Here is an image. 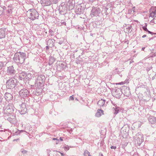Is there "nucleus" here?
I'll return each instance as SVG.
<instances>
[{
    "label": "nucleus",
    "mask_w": 156,
    "mask_h": 156,
    "mask_svg": "<svg viewBox=\"0 0 156 156\" xmlns=\"http://www.w3.org/2000/svg\"><path fill=\"white\" fill-rule=\"evenodd\" d=\"M128 144V143L127 142H123L122 144V148H125V147L127 146Z\"/></svg>",
    "instance_id": "nucleus-33"
},
{
    "label": "nucleus",
    "mask_w": 156,
    "mask_h": 156,
    "mask_svg": "<svg viewBox=\"0 0 156 156\" xmlns=\"http://www.w3.org/2000/svg\"><path fill=\"white\" fill-rule=\"evenodd\" d=\"M147 25L146 23H145V25L144 26H143L142 27V28L145 31H148L149 33L151 34V32L149 31L147 29Z\"/></svg>",
    "instance_id": "nucleus-29"
},
{
    "label": "nucleus",
    "mask_w": 156,
    "mask_h": 156,
    "mask_svg": "<svg viewBox=\"0 0 156 156\" xmlns=\"http://www.w3.org/2000/svg\"><path fill=\"white\" fill-rule=\"evenodd\" d=\"M103 114V111L101 109H98L97 110V112L96 113L95 116L96 117H99L102 114Z\"/></svg>",
    "instance_id": "nucleus-22"
},
{
    "label": "nucleus",
    "mask_w": 156,
    "mask_h": 156,
    "mask_svg": "<svg viewBox=\"0 0 156 156\" xmlns=\"http://www.w3.org/2000/svg\"><path fill=\"white\" fill-rule=\"evenodd\" d=\"M21 152L23 154H25L27 153V151L26 150H25L23 149H22L21 150Z\"/></svg>",
    "instance_id": "nucleus-38"
},
{
    "label": "nucleus",
    "mask_w": 156,
    "mask_h": 156,
    "mask_svg": "<svg viewBox=\"0 0 156 156\" xmlns=\"http://www.w3.org/2000/svg\"><path fill=\"white\" fill-rule=\"evenodd\" d=\"M122 94V91L119 89H116L115 92H113V96L116 98H119Z\"/></svg>",
    "instance_id": "nucleus-15"
},
{
    "label": "nucleus",
    "mask_w": 156,
    "mask_h": 156,
    "mask_svg": "<svg viewBox=\"0 0 156 156\" xmlns=\"http://www.w3.org/2000/svg\"><path fill=\"white\" fill-rule=\"evenodd\" d=\"M52 1L54 3L56 4L58 3V0H52Z\"/></svg>",
    "instance_id": "nucleus-42"
},
{
    "label": "nucleus",
    "mask_w": 156,
    "mask_h": 156,
    "mask_svg": "<svg viewBox=\"0 0 156 156\" xmlns=\"http://www.w3.org/2000/svg\"><path fill=\"white\" fill-rule=\"evenodd\" d=\"M51 40H52L49 39V40H48V41H46L47 43V44L48 45H50V44H49V43H51Z\"/></svg>",
    "instance_id": "nucleus-41"
},
{
    "label": "nucleus",
    "mask_w": 156,
    "mask_h": 156,
    "mask_svg": "<svg viewBox=\"0 0 156 156\" xmlns=\"http://www.w3.org/2000/svg\"><path fill=\"white\" fill-rule=\"evenodd\" d=\"M129 82V79H126L125 81H124V83H128Z\"/></svg>",
    "instance_id": "nucleus-40"
},
{
    "label": "nucleus",
    "mask_w": 156,
    "mask_h": 156,
    "mask_svg": "<svg viewBox=\"0 0 156 156\" xmlns=\"http://www.w3.org/2000/svg\"><path fill=\"white\" fill-rule=\"evenodd\" d=\"M20 133H22V132H27L25 130H20Z\"/></svg>",
    "instance_id": "nucleus-45"
},
{
    "label": "nucleus",
    "mask_w": 156,
    "mask_h": 156,
    "mask_svg": "<svg viewBox=\"0 0 156 156\" xmlns=\"http://www.w3.org/2000/svg\"><path fill=\"white\" fill-rule=\"evenodd\" d=\"M19 94L20 97L25 98L29 95V92L27 89L23 88L19 91Z\"/></svg>",
    "instance_id": "nucleus-8"
},
{
    "label": "nucleus",
    "mask_w": 156,
    "mask_h": 156,
    "mask_svg": "<svg viewBox=\"0 0 156 156\" xmlns=\"http://www.w3.org/2000/svg\"><path fill=\"white\" fill-rule=\"evenodd\" d=\"M134 140L136 144L140 145L144 141L143 135L139 133H137L134 137Z\"/></svg>",
    "instance_id": "nucleus-5"
},
{
    "label": "nucleus",
    "mask_w": 156,
    "mask_h": 156,
    "mask_svg": "<svg viewBox=\"0 0 156 156\" xmlns=\"http://www.w3.org/2000/svg\"><path fill=\"white\" fill-rule=\"evenodd\" d=\"M49 49V47L48 46H46V50H48Z\"/></svg>",
    "instance_id": "nucleus-47"
},
{
    "label": "nucleus",
    "mask_w": 156,
    "mask_h": 156,
    "mask_svg": "<svg viewBox=\"0 0 156 156\" xmlns=\"http://www.w3.org/2000/svg\"><path fill=\"white\" fill-rule=\"evenodd\" d=\"M111 101L112 103L114 106V107L117 106V105H116V104L115 103V102H114L113 101Z\"/></svg>",
    "instance_id": "nucleus-39"
},
{
    "label": "nucleus",
    "mask_w": 156,
    "mask_h": 156,
    "mask_svg": "<svg viewBox=\"0 0 156 156\" xmlns=\"http://www.w3.org/2000/svg\"><path fill=\"white\" fill-rule=\"evenodd\" d=\"M27 13L29 18L32 20H34L38 18L39 14L35 9H29L27 12Z\"/></svg>",
    "instance_id": "nucleus-2"
},
{
    "label": "nucleus",
    "mask_w": 156,
    "mask_h": 156,
    "mask_svg": "<svg viewBox=\"0 0 156 156\" xmlns=\"http://www.w3.org/2000/svg\"><path fill=\"white\" fill-rule=\"evenodd\" d=\"M131 27L129 26H127L126 29H125V32L127 33H129L131 31Z\"/></svg>",
    "instance_id": "nucleus-26"
},
{
    "label": "nucleus",
    "mask_w": 156,
    "mask_h": 156,
    "mask_svg": "<svg viewBox=\"0 0 156 156\" xmlns=\"http://www.w3.org/2000/svg\"><path fill=\"white\" fill-rule=\"evenodd\" d=\"M52 140H57L58 141H59V140L58 139H57V138H52Z\"/></svg>",
    "instance_id": "nucleus-49"
},
{
    "label": "nucleus",
    "mask_w": 156,
    "mask_h": 156,
    "mask_svg": "<svg viewBox=\"0 0 156 156\" xmlns=\"http://www.w3.org/2000/svg\"><path fill=\"white\" fill-rule=\"evenodd\" d=\"M19 59V53H16L14 55L13 60L14 61L17 63H18V61Z\"/></svg>",
    "instance_id": "nucleus-23"
},
{
    "label": "nucleus",
    "mask_w": 156,
    "mask_h": 156,
    "mask_svg": "<svg viewBox=\"0 0 156 156\" xmlns=\"http://www.w3.org/2000/svg\"><path fill=\"white\" fill-rule=\"evenodd\" d=\"M105 100L101 99L98 101L97 104L100 107H103L105 106Z\"/></svg>",
    "instance_id": "nucleus-21"
},
{
    "label": "nucleus",
    "mask_w": 156,
    "mask_h": 156,
    "mask_svg": "<svg viewBox=\"0 0 156 156\" xmlns=\"http://www.w3.org/2000/svg\"><path fill=\"white\" fill-rule=\"evenodd\" d=\"M62 23H63V24H64V25H66V23L65 22H63Z\"/></svg>",
    "instance_id": "nucleus-55"
},
{
    "label": "nucleus",
    "mask_w": 156,
    "mask_h": 156,
    "mask_svg": "<svg viewBox=\"0 0 156 156\" xmlns=\"http://www.w3.org/2000/svg\"><path fill=\"white\" fill-rule=\"evenodd\" d=\"M74 100V98L73 96H70L69 98V100Z\"/></svg>",
    "instance_id": "nucleus-43"
},
{
    "label": "nucleus",
    "mask_w": 156,
    "mask_h": 156,
    "mask_svg": "<svg viewBox=\"0 0 156 156\" xmlns=\"http://www.w3.org/2000/svg\"><path fill=\"white\" fill-rule=\"evenodd\" d=\"M19 59L18 63L22 64L24 62L26 58V55L25 53L19 52Z\"/></svg>",
    "instance_id": "nucleus-10"
},
{
    "label": "nucleus",
    "mask_w": 156,
    "mask_h": 156,
    "mask_svg": "<svg viewBox=\"0 0 156 156\" xmlns=\"http://www.w3.org/2000/svg\"><path fill=\"white\" fill-rule=\"evenodd\" d=\"M99 155L100 156H103L102 154H100Z\"/></svg>",
    "instance_id": "nucleus-56"
},
{
    "label": "nucleus",
    "mask_w": 156,
    "mask_h": 156,
    "mask_svg": "<svg viewBox=\"0 0 156 156\" xmlns=\"http://www.w3.org/2000/svg\"><path fill=\"white\" fill-rule=\"evenodd\" d=\"M150 14L149 17L156 18V7H152L150 9Z\"/></svg>",
    "instance_id": "nucleus-13"
},
{
    "label": "nucleus",
    "mask_w": 156,
    "mask_h": 156,
    "mask_svg": "<svg viewBox=\"0 0 156 156\" xmlns=\"http://www.w3.org/2000/svg\"><path fill=\"white\" fill-rule=\"evenodd\" d=\"M5 98L7 101L10 100L12 98V95L9 93H6L5 94Z\"/></svg>",
    "instance_id": "nucleus-20"
},
{
    "label": "nucleus",
    "mask_w": 156,
    "mask_h": 156,
    "mask_svg": "<svg viewBox=\"0 0 156 156\" xmlns=\"http://www.w3.org/2000/svg\"><path fill=\"white\" fill-rule=\"evenodd\" d=\"M100 13V11L99 9L95 8H93L91 11L90 15L91 16H97Z\"/></svg>",
    "instance_id": "nucleus-12"
},
{
    "label": "nucleus",
    "mask_w": 156,
    "mask_h": 156,
    "mask_svg": "<svg viewBox=\"0 0 156 156\" xmlns=\"http://www.w3.org/2000/svg\"><path fill=\"white\" fill-rule=\"evenodd\" d=\"M133 62V61L131 62V61L130 62V63H131V62Z\"/></svg>",
    "instance_id": "nucleus-60"
},
{
    "label": "nucleus",
    "mask_w": 156,
    "mask_h": 156,
    "mask_svg": "<svg viewBox=\"0 0 156 156\" xmlns=\"http://www.w3.org/2000/svg\"><path fill=\"white\" fill-rule=\"evenodd\" d=\"M14 106L12 104H6L3 108V112L5 115L11 114L14 110Z\"/></svg>",
    "instance_id": "nucleus-3"
},
{
    "label": "nucleus",
    "mask_w": 156,
    "mask_h": 156,
    "mask_svg": "<svg viewBox=\"0 0 156 156\" xmlns=\"http://www.w3.org/2000/svg\"><path fill=\"white\" fill-rule=\"evenodd\" d=\"M151 23L156 24V19L154 18L153 19L150 21Z\"/></svg>",
    "instance_id": "nucleus-34"
},
{
    "label": "nucleus",
    "mask_w": 156,
    "mask_h": 156,
    "mask_svg": "<svg viewBox=\"0 0 156 156\" xmlns=\"http://www.w3.org/2000/svg\"><path fill=\"white\" fill-rule=\"evenodd\" d=\"M16 71L13 66H10L8 67L6 71V74L8 75L13 76L15 74Z\"/></svg>",
    "instance_id": "nucleus-9"
},
{
    "label": "nucleus",
    "mask_w": 156,
    "mask_h": 156,
    "mask_svg": "<svg viewBox=\"0 0 156 156\" xmlns=\"http://www.w3.org/2000/svg\"><path fill=\"white\" fill-rule=\"evenodd\" d=\"M4 116L5 119H7L11 123L14 124L16 122V119L15 115L14 114H9Z\"/></svg>",
    "instance_id": "nucleus-6"
},
{
    "label": "nucleus",
    "mask_w": 156,
    "mask_h": 156,
    "mask_svg": "<svg viewBox=\"0 0 156 156\" xmlns=\"http://www.w3.org/2000/svg\"><path fill=\"white\" fill-rule=\"evenodd\" d=\"M55 60V59L54 57L52 56L50 57L49 58V61L48 62V64L49 65H52Z\"/></svg>",
    "instance_id": "nucleus-25"
},
{
    "label": "nucleus",
    "mask_w": 156,
    "mask_h": 156,
    "mask_svg": "<svg viewBox=\"0 0 156 156\" xmlns=\"http://www.w3.org/2000/svg\"><path fill=\"white\" fill-rule=\"evenodd\" d=\"M2 100V97L0 96V102H1Z\"/></svg>",
    "instance_id": "nucleus-53"
},
{
    "label": "nucleus",
    "mask_w": 156,
    "mask_h": 156,
    "mask_svg": "<svg viewBox=\"0 0 156 156\" xmlns=\"http://www.w3.org/2000/svg\"><path fill=\"white\" fill-rule=\"evenodd\" d=\"M34 85L37 89L41 88L43 86L45 80V77L44 75H40L37 76Z\"/></svg>",
    "instance_id": "nucleus-1"
},
{
    "label": "nucleus",
    "mask_w": 156,
    "mask_h": 156,
    "mask_svg": "<svg viewBox=\"0 0 156 156\" xmlns=\"http://www.w3.org/2000/svg\"><path fill=\"white\" fill-rule=\"evenodd\" d=\"M146 36V35H144L142 36V37L144 38Z\"/></svg>",
    "instance_id": "nucleus-57"
},
{
    "label": "nucleus",
    "mask_w": 156,
    "mask_h": 156,
    "mask_svg": "<svg viewBox=\"0 0 156 156\" xmlns=\"http://www.w3.org/2000/svg\"><path fill=\"white\" fill-rule=\"evenodd\" d=\"M113 109V112L115 115L117 114L119 110V107L118 106L113 107L112 108Z\"/></svg>",
    "instance_id": "nucleus-24"
},
{
    "label": "nucleus",
    "mask_w": 156,
    "mask_h": 156,
    "mask_svg": "<svg viewBox=\"0 0 156 156\" xmlns=\"http://www.w3.org/2000/svg\"><path fill=\"white\" fill-rule=\"evenodd\" d=\"M63 41H60L59 42H58V43L60 44H62V43H63Z\"/></svg>",
    "instance_id": "nucleus-52"
},
{
    "label": "nucleus",
    "mask_w": 156,
    "mask_h": 156,
    "mask_svg": "<svg viewBox=\"0 0 156 156\" xmlns=\"http://www.w3.org/2000/svg\"><path fill=\"white\" fill-rule=\"evenodd\" d=\"M145 47L142 48H141V50L142 51H144V49H145Z\"/></svg>",
    "instance_id": "nucleus-54"
},
{
    "label": "nucleus",
    "mask_w": 156,
    "mask_h": 156,
    "mask_svg": "<svg viewBox=\"0 0 156 156\" xmlns=\"http://www.w3.org/2000/svg\"><path fill=\"white\" fill-rule=\"evenodd\" d=\"M133 52H135V51H134Z\"/></svg>",
    "instance_id": "nucleus-61"
},
{
    "label": "nucleus",
    "mask_w": 156,
    "mask_h": 156,
    "mask_svg": "<svg viewBox=\"0 0 156 156\" xmlns=\"http://www.w3.org/2000/svg\"><path fill=\"white\" fill-rule=\"evenodd\" d=\"M41 2L42 5L44 6H49L51 4L50 0H41Z\"/></svg>",
    "instance_id": "nucleus-16"
},
{
    "label": "nucleus",
    "mask_w": 156,
    "mask_h": 156,
    "mask_svg": "<svg viewBox=\"0 0 156 156\" xmlns=\"http://www.w3.org/2000/svg\"><path fill=\"white\" fill-rule=\"evenodd\" d=\"M154 77H156V74H155V76H154Z\"/></svg>",
    "instance_id": "nucleus-59"
},
{
    "label": "nucleus",
    "mask_w": 156,
    "mask_h": 156,
    "mask_svg": "<svg viewBox=\"0 0 156 156\" xmlns=\"http://www.w3.org/2000/svg\"><path fill=\"white\" fill-rule=\"evenodd\" d=\"M27 111V109L26 107L25 104L23 103L20 105V113L21 114H25Z\"/></svg>",
    "instance_id": "nucleus-14"
},
{
    "label": "nucleus",
    "mask_w": 156,
    "mask_h": 156,
    "mask_svg": "<svg viewBox=\"0 0 156 156\" xmlns=\"http://www.w3.org/2000/svg\"><path fill=\"white\" fill-rule=\"evenodd\" d=\"M60 140L61 141H63V138L62 137H60L59 138Z\"/></svg>",
    "instance_id": "nucleus-51"
},
{
    "label": "nucleus",
    "mask_w": 156,
    "mask_h": 156,
    "mask_svg": "<svg viewBox=\"0 0 156 156\" xmlns=\"http://www.w3.org/2000/svg\"><path fill=\"white\" fill-rule=\"evenodd\" d=\"M69 147L68 145H65L64 146L63 148L64 149L65 151H67L69 149V147Z\"/></svg>",
    "instance_id": "nucleus-28"
},
{
    "label": "nucleus",
    "mask_w": 156,
    "mask_h": 156,
    "mask_svg": "<svg viewBox=\"0 0 156 156\" xmlns=\"http://www.w3.org/2000/svg\"><path fill=\"white\" fill-rule=\"evenodd\" d=\"M118 70V68H116L115 69L114 71H116V72L118 74H119L120 73V72Z\"/></svg>",
    "instance_id": "nucleus-37"
},
{
    "label": "nucleus",
    "mask_w": 156,
    "mask_h": 156,
    "mask_svg": "<svg viewBox=\"0 0 156 156\" xmlns=\"http://www.w3.org/2000/svg\"><path fill=\"white\" fill-rule=\"evenodd\" d=\"M20 130H18L17 131L15 132L13 134V135H18L20 134Z\"/></svg>",
    "instance_id": "nucleus-35"
},
{
    "label": "nucleus",
    "mask_w": 156,
    "mask_h": 156,
    "mask_svg": "<svg viewBox=\"0 0 156 156\" xmlns=\"http://www.w3.org/2000/svg\"><path fill=\"white\" fill-rule=\"evenodd\" d=\"M152 51H152L153 53H154L152 56H156V47L154 48V49H152Z\"/></svg>",
    "instance_id": "nucleus-32"
},
{
    "label": "nucleus",
    "mask_w": 156,
    "mask_h": 156,
    "mask_svg": "<svg viewBox=\"0 0 156 156\" xmlns=\"http://www.w3.org/2000/svg\"><path fill=\"white\" fill-rule=\"evenodd\" d=\"M9 13H10L11 12H12V9H10V10H8V11Z\"/></svg>",
    "instance_id": "nucleus-50"
},
{
    "label": "nucleus",
    "mask_w": 156,
    "mask_h": 156,
    "mask_svg": "<svg viewBox=\"0 0 156 156\" xmlns=\"http://www.w3.org/2000/svg\"><path fill=\"white\" fill-rule=\"evenodd\" d=\"M84 156H92L90 154V152L87 150H85L84 153Z\"/></svg>",
    "instance_id": "nucleus-27"
},
{
    "label": "nucleus",
    "mask_w": 156,
    "mask_h": 156,
    "mask_svg": "<svg viewBox=\"0 0 156 156\" xmlns=\"http://www.w3.org/2000/svg\"><path fill=\"white\" fill-rule=\"evenodd\" d=\"M19 140V139H16V140H16V141H17V140Z\"/></svg>",
    "instance_id": "nucleus-58"
},
{
    "label": "nucleus",
    "mask_w": 156,
    "mask_h": 156,
    "mask_svg": "<svg viewBox=\"0 0 156 156\" xmlns=\"http://www.w3.org/2000/svg\"><path fill=\"white\" fill-rule=\"evenodd\" d=\"M6 29L2 28L0 29V39L4 38L5 36Z\"/></svg>",
    "instance_id": "nucleus-19"
},
{
    "label": "nucleus",
    "mask_w": 156,
    "mask_h": 156,
    "mask_svg": "<svg viewBox=\"0 0 156 156\" xmlns=\"http://www.w3.org/2000/svg\"><path fill=\"white\" fill-rule=\"evenodd\" d=\"M18 78L20 80H26V73L23 72L19 73L18 74Z\"/></svg>",
    "instance_id": "nucleus-17"
},
{
    "label": "nucleus",
    "mask_w": 156,
    "mask_h": 156,
    "mask_svg": "<svg viewBox=\"0 0 156 156\" xmlns=\"http://www.w3.org/2000/svg\"><path fill=\"white\" fill-rule=\"evenodd\" d=\"M148 120L151 124H154L156 122V118L153 116H149L148 118Z\"/></svg>",
    "instance_id": "nucleus-18"
},
{
    "label": "nucleus",
    "mask_w": 156,
    "mask_h": 156,
    "mask_svg": "<svg viewBox=\"0 0 156 156\" xmlns=\"http://www.w3.org/2000/svg\"><path fill=\"white\" fill-rule=\"evenodd\" d=\"M120 76H121V77H122V75H120Z\"/></svg>",
    "instance_id": "nucleus-62"
},
{
    "label": "nucleus",
    "mask_w": 156,
    "mask_h": 156,
    "mask_svg": "<svg viewBox=\"0 0 156 156\" xmlns=\"http://www.w3.org/2000/svg\"><path fill=\"white\" fill-rule=\"evenodd\" d=\"M53 40L54 41H55V40L53 39Z\"/></svg>",
    "instance_id": "nucleus-63"
},
{
    "label": "nucleus",
    "mask_w": 156,
    "mask_h": 156,
    "mask_svg": "<svg viewBox=\"0 0 156 156\" xmlns=\"http://www.w3.org/2000/svg\"><path fill=\"white\" fill-rule=\"evenodd\" d=\"M5 66L4 62L0 61V70H1Z\"/></svg>",
    "instance_id": "nucleus-31"
},
{
    "label": "nucleus",
    "mask_w": 156,
    "mask_h": 156,
    "mask_svg": "<svg viewBox=\"0 0 156 156\" xmlns=\"http://www.w3.org/2000/svg\"><path fill=\"white\" fill-rule=\"evenodd\" d=\"M59 152L61 154V156H64V154L61 152Z\"/></svg>",
    "instance_id": "nucleus-48"
},
{
    "label": "nucleus",
    "mask_w": 156,
    "mask_h": 156,
    "mask_svg": "<svg viewBox=\"0 0 156 156\" xmlns=\"http://www.w3.org/2000/svg\"><path fill=\"white\" fill-rule=\"evenodd\" d=\"M122 93H123L125 95L129 96L130 94V92L129 87L123 86L122 88Z\"/></svg>",
    "instance_id": "nucleus-11"
},
{
    "label": "nucleus",
    "mask_w": 156,
    "mask_h": 156,
    "mask_svg": "<svg viewBox=\"0 0 156 156\" xmlns=\"http://www.w3.org/2000/svg\"><path fill=\"white\" fill-rule=\"evenodd\" d=\"M38 75V73L33 71L26 73V80H30Z\"/></svg>",
    "instance_id": "nucleus-7"
},
{
    "label": "nucleus",
    "mask_w": 156,
    "mask_h": 156,
    "mask_svg": "<svg viewBox=\"0 0 156 156\" xmlns=\"http://www.w3.org/2000/svg\"><path fill=\"white\" fill-rule=\"evenodd\" d=\"M146 64H147V63ZM148 66L147 67L146 70L147 71H148L152 69V67L151 64H148Z\"/></svg>",
    "instance_id": "nucleus-30"
},
{
    "label": "nucleus",
    "mask_w": 156,
    "mask_h": 156,
    "mask_svg": "<svg viewBox=\"0 0 156 156\" xmlns=\"http://www.w3.org/2000/svg\"><path fill=\"white\" fill-rule=\"evenodd\" d=\"M17 83L16 79L14 78H11L6 82V87L8 89L13 88L16 85Z\"/></svg>",
    "instance_id": "nucleus-4"
},
{
    "label": "nucleus",
    "mask_w": 156,
    "mask_h": 156,
    "mask_svg": "<svg viewBox=\"0 0 156 156\" xmlns=\"http://www.w3.org/2000/svg\"><path fill=\"white\" fill-rule=\"evenodd\" d=\"M125 83H124V81H123V82H120L119 83V84H125Z\"/></svg>",
    "instance_id": "nucleus-46"
},
{
    "label": "nucleus",
    "mask_w": 156,
    "mask_h": 156,
    "mask_svg": "<svg viewBox=\"0 0 156 156\" xmlns=\"http://www.w3.org/2000/svg\"><path fill=\"white\" fill-rule=\"evenodd\" d=\"M5 43L4 41H3V40H0V44L2 45Z\"/></svg>",
    "instance_id": "nucleus-36"
},
{
    "label": "nucleus",
    "mask_w": 156,
    "mask_h": 156,
    "mask_svg": "<svg viewBox=\"0 0 156 156\" xmlns=\"http://www.w3.org/2000/svg\"><path fill=\"white\" fill-rule=\"evenodd\" d=\"M111 148L112 149H115L116 148V147L115 146H111Z\"/></svg>",
    "instance_id": "nucleus-44"
}]
</instances>
